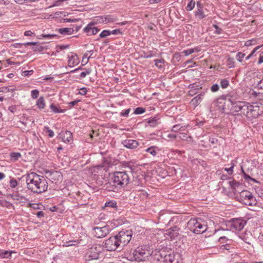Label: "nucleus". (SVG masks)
I'll use <instances>...</instances> for the list:
<instances>
[{
  "label": "nucleus",
  "instance_id": "obj_1",
  "mask_svg": "<svg viewBox=\"0 0 263 263\" xmlns=\"http://www.w3.org/2000/svg\"><path fill=\"white\" fill-rule=\"evenodd\" d=\"M127 170L115 172L110 178V182L106 184V189L108 191L118 192L120 189L126 186L130 182L129 174L133 172L132 166H125Z\"/></svg>",
  "mask_w": 263,
  "mask_h": 263
},
{
  "label": "nucleus",
  "instance_id": "obj_2",
  "mask_svg": "<svg viewBox=\"0 0 263 263\" xmlns=\"http://www.w3.org/2000/svg\"><path fill=\"white\" fill-rule=\"evenodd\" d=\"M27 188L32 192L41 194L46 192L48 187L45 177L34 172H31L26 176Z\"/></svg>",
  "mask_w": 263,
  "mask_h": 263
},
{
  "label": "nucleus",
  "instance_id": "obj_3",
  "mask_svg": "<svg viewBox=\"0 0 263 263\" xmlns=\"http://www.w3.org/2000/svg\"><path fill=\"white\" fill-rule=\"evenodd\" d=\"M152 254L153 248L148 245L139 246L133 253L135 259L137 261H145L148 257H152Z\"/></svg>",
  "mask_w": 263,
  "mask_h": 263
},
{
  "label": "nucleus",
  "instance_id": "obj_4",
  "mask_svg": "<svg viewBox=\"0 0 263 263\" xmlns=\"http://www.w3.org/2000/svg\"><path fill=\"white\" fill-rule=\"evenodd\" d=\"M229 101L231 105L230 108L231 114L234 116H245L247 110L248 109V102L232 101L231 99H229Z\"/></svg>",
  "mask_w": 263,
  "mask_h": 263
},
{
  "label": "nucleus",
  "instance_id": "obj_5",
  "mask_svg": "<svg viewBox=\"0 0 263 263\" xmlns=\"http://www.w3.org/2000/svg\"><path fill=\"white\" fill-rule=\"evenodd\" d=\"M247 107L248 109L247 110L245 117L248 119L256 118L262 113L260 106L257 103L251 104L248 103Z\"/></svg>",
  "mask_w": 263,
  "mask_h": 263
},
{
  "label": "nucleus",
  "instance_id": "obj_6",
  "mask_svg": "<svg viewBox=\"0 0 263 263\" xmlns=\"http://www.w3.org/2000/svg\"><path fill=\"white\" fill-rule=\"evenodd\" d=\"M120 245L124 247L129 243L132 236L130 230H122L116 235Z\"/></svg>",
  "mask_w": 263,
  "mask_h": 263
},
{
  "label": "nucleus",
  "instance_id": "obj_7",
  "mask_svg": "<svg viewBox=\"0 0 263 263\" xmlns=\"http://www.w3.org/2000/svg\"><path fill=\"white\" fill-rule=\"evenodd\" d=\"M101 248L97 246H92L90 248L85 255L86 260H91L99 259Z\"/></svg>",
  "mask_w": 263,
  "mask_h": 263
},
{
  "label": "nucleus",
  "instance_id": "obj_8",
  "mask_svg": "<svg viewBox=\"0 0 263 263\" xmlns=\"http://www.w3.org/2000/svg\"><path fill=\"white\" fill-rule=\"evenodd\" d=\"M118 241L116 235L110 237L105 240L104 247L107 251H115L120 246Z\"/></svg>",
  "mask_w": 263,
  "mask_h": 263
},
{
  "label": "nucleus",
  "instance_id": "obj_9",
  "mask_svg": "<svg viewBox=\"0 0 263 263\" xmlns=\"http://www.w3.org/2000/svg\"><path fill=\"white\" fill-rule=\"evenodd\" d=\"M93 234L97 238H103L106 236L110 231V228L108 226H105L102 227H96L93 228Z\"/></svg>",
  "mask_w": 263,
  "mask_h": 263
},
{
  "label": "nucleus",
  "instance_id": "obj_10",
  "mask_svg": "<svg viewBox=\"0 0 263 263\" xmlns=\"http://www.w3.org/2000/svg\"><path fill=\"white\" fill-rule=\"evenodd\" d=\"M166 249L162 248L160 250H153V254L152 257L154 261H156L158 263H161L163 262L164 259V256L165 255V251Z\"/></svg>",
  "mask_w": 263,
  "mask_h": 263
},
{
  "label": "nucleus",
  "instance_id": "obj_11",
  "mask_svg": "<svg viewBox=\"0 0 263 263\" xmlns=\"http://www.w3.org/2000/svg\"><path fill=\"white\" fill-rule=\"evenodd\" d=\"M96 23L95 22L89 23L86 27L84 28V32L86 33L87 35L96 34L100 30L97 27L93 26Z\"/></svg>",
  "mask_w": 263,
  "mask_h": 263
},
{
  "label": "nucleus",
  "instance_id": "obj_12",
  "mask_svg": "<svg viewBox=\"0 0 263 263\" xmlns=\"http://www.w3.org/2000/svg\"><path fill=\"white\" fill-rule=\"evenodd\" d=\"M62 175L58 171H53L50 172L48 175V179L54 183H58L62 180Z\"/></svg>",
  "mask_w": 263,
  "mask_h": 263
},
{
  "label": "nucleus",
  "instance_id": "obj_13",
  "mask_svg": "<svg viewBox=\"0 0 263 263\" xmlns=\"http://www.w3.org/2000/svg\"><path fill=\"white\" fill-rule=\"evenodd\" d=\"M233 232L235 231H240L246 224V221L241 218H234L232 219Z\"/></svg>",
  "mask_w": 263,
  "mask_h": 263
},
{
  "label": "nucleus",
  "instance_id": "obj_14",
  "mask_svg": "<svg viewBox=\"0 0 263 263\" xmlns=\"http://www.w3.org/2000/svg\"><path fill=\"white\" fill-rule=\"evenodd\" d=\"M180 229L177 226H174L166 231V235L171 239H175L179 235Z\"/></svg>",
  "mask_w": 263,
  "mask_h": 263
},
{
  "label": "nucleus",
  "instance_id": "obj_15",
  "mask_svg": "<svg viewBox=\"0 0 263 263\" xmlns=\"http://www.w3.org/2000/svg\"><path fill=\"white\" fill-rule=\"evenodd\" d=\"M122 144L124 147L129 149H134L139 146L138 141L133 139H126L123 140L122 142Z\"/></svg>",
  "mask_w": 263,
  "mask_h": 263
},
{
  "label": "nucleus",
  "instance_id": "obj_16",
  "mask_svg": "<svg viewBox=\"0 0 263 263\" xmlns=\"http://www.w3.org/2000/svg\"><path fill=\"white\" fill-rule=\"evenodd\" d=\"M165 255H164L163 262L161 263H173L175 259V255L172 251L166 249Z\"/></svg>",
  "mask_w": 263,
  "mask_h": 263
},
{
  "label": "nucleus",
  "instance_id": "obj_17",
  "mask_svg": "<svg viewBox=\"0 0 263 263\" xmlns=\"http://www.w3.org/2000/svg\"><path fill=\"white\" fill-rule=\"evenodd\" d=\"M68 66L70 67H73L74 66L78 65L79 63V59L77 54L71 53L70 54L68 55Z\"/></svg>",
  "mask_w": 263,
  "mask_h": 263
},
{
  "label": "nucleus",
  "instance_id": "obj_18",
  "mask_svg": "<svg viewBox=\"0 0 263 263\" xmlns=\"http://www.w3.org/2000/svg\"><path fill=\"white\" fill-rule=\"evenodd\" d=\"M59 137L64 142H69L72 140V133L68 130L61 132L59 134Z\"/></svg>",
  "mask_w": 263,
  "mask_h": 263
},
{
  "label": "nucleus",
  "instance_id": "obj_19",
  "mask_svg": "<svg viewBox=\"0 0 263 263\" xmlns=\"http://www.w3.org/2000/svg\"><path fill=\"white\" fill-rule=\"evenodd\" d=\"M207 229L206 225L199 222L196 224L195 229H193V232L195 234H200L204 232Z\"/></svg>",
  "mask_w": 263,
  "mask_h": 263
},
{
  "label": "nucleus",
  "instance_id": "obj_20",
  "mask_svg": "<svg viewBox=\"0 0 263 263\" xmlns=\"http://www.w3.org/2000/svg\"><path fill=\"white\" fill-rule=\"evenodd\" d=\"M204 96V92H202L194 97L191 101V103L195 107L197 106L202 101Z\"/></svg>",
  "mask_w": 263,
  "mask_h": 263
},
{
  "label": "nucleus",
  "instance_id": "obj_21",
  "mask_svg": "<svg viewBox=\"0 0 263 263\" xmlns=\"http://www.w3.org/2000/svg\"><path fill=\"white\" fill-rule=\"evenodd\" d=\"M240 199L241 202L243 203H244V201H246V200L249 199V198H251L253 196L252 194L248 191H242L240 192Z\"/></svg>",
  "mask_w": 263,
  "mask_h": 263
},
{
  "label": "nucleus",
  "instance_id": "obj_22",
  "mask_svg": "<svg viewBox=\"0 0 263 263\" xmlns=\"http://www.w3.org/2000/svg\"><path fill=\"white\" fill-rule=\"evenodd\" d=\"M232 220H229L223 223L221 226V229L223 230L231 231L233 232Z\"/></svg>",
  "mask_w": 263,
  "mask_h": 263
},
{
  "label": "nucleus",
  "instance_id": "obj_23",
  "mask_svg": "<svg viewBox=\"0 0 263 263\" xmlns=\"http://www.w3.org/2000/svg\"><path fill=\"white\" fill-rule=\"evenodd\" d=\"M229 184L232 187V189L234 190L235 192H239V191H237V189H238L240 186H242V184L238 182L235 180H233L231 181H229Z\"/></svg>",
  "mask_w": 263,
  "mask_h": 263
},
{
  "label": "nucleus",
  "instance_id": "obj_24",
  "mask_svg": "<svg viewBox=\"0 0 263 263\" xmlns=\"http://www.w3.org/2000/svg\"><path fill=\"white\" fill-rule=\"evenodd\" d=\"M58 31L63 35H70L73 33L74 30L72 28H63L59 29Z\"/></svg>",
  "mask_w": 263,
  "mask_h": 263
},
{
  "label": "nucleus",
  "instance_id": "obj_25",
  "mask_svg": "<svg viewBox=\"0 0 263 263\" xmlns=\"http://www.w3.org/2000/svg\"><path fill=\"white\" fill-rule=\"evenodd\" d=\"M12 251L0 250V258H9L12 253H14Z\"/></svg>",
  "mask_w": 263,
  "mask_h": 263
},
{
  "label": "nucleus",
  "instance_id": "obj_26",
  "mask_svg": "<svg viewBox=\"0 0 263 263\" xmlns=\"http://www.w3.org/2000/svg\"><path fill=\"white\" fill-rule=\"evenodd\" d=\"M195 16L200 19H203L205 17L206 15L204 14L203 8L197 9V10L195 12Z\"/></svg>",
  "mask_w": 263,
  "mask_h": 263
},
{
  "label": "nucleus",
  "instance_id": "obj_27",
  "mask_svg": "<svg viewBox=\"0 0 263 263\" xmlns=\"http://www.w3.org/2000/svg\"><path fill=\"white\" fill-rule=\"evenodd\" d=\"M199 221H198L195 219H191L187 222V227L190 228V229L193 231V229H195L196 227V224H198Z\"/></svg>",
  "mask_w": 263,
  "mask_h": 263
},
{
  "label": "nucleus",
  "instance_id": "obj_28",
  "mask_svg": "<svg viewBox=\"0 0 263 263\" xmlns=\"http://www.w3.org/2000/svg\"><path fill=\"white\" fill-rule=\"evenodd\" d=\"M244 204L249 206H253L256 205L257 202L255 197L253 196L251 198H249V199H248V200L244 201Z\"/></svg>",
  "mask_w": 263,
  "mask_h": 263
},
{
  "label": "nucleus",
  "instance_id": "obj_29",
  "mask_svg": "<svg viewBox=\"0 0 263 263\" xmlns=\"http://www.w3.org/2000/svg\"><path fill=\"white\" fill-rule=\"evenodd\" d=\"M159 148L157 146H151L145 149V152L149 153L152 156H155L157 154V151H159Z\"/></svg>",
  "mask_w": 263,
  "mask_h": 263
},
{
  "label": "nucleus",
  "instance_id": "obj_30",
  "mask_svg": "<svg viewBox=\"0 0 263 263\" xmlns=\"http://www.w3.org/2000/svg\"><path fill=\"white\" fill-rule=\"evenodd\" d=\"M251 95L256 99L263 102V93L260 92H257L256 91H253Z\"/></svg>",
  "mask_w": 263,
  "mask_h": 263
},
{
  "label": "nucleus",
  "instance_id": "obj_31",
  "mask_svg": "<svg viewBox=\"0 0 263 263\" xmlns=\"http://www.w3.org/2000/svg\"><path fill=\"white\" fill-rule=\"evenodd\" d=\"M10 156L12 161H16L21 158V154L18 152H12L10 154Z\"/></svg>",
  "mask_w": 263,
  "mask_h": 263
},
{
  "label": "nucleus",
  "instance_id": "obj_32",
  "mask_svg": "<svg viewBox=\"0 0 263 263\" xmlns=\"http://www.w3.org/2000/svg\"><path fill=\"white\" fill-rule=\"evenodd\" d=\"M36 105L40 109H43L45 106V100L43 97H41L36 102Z\"/></svg>",
  "mask_w": 263,
  "mask_h": 263
},
{
  "label": "nucleus",
  "instance_id": "obj_33",
  "mask_svg": "<svg viewBox=\"0 0 263 263\" xmlns=\"http://www.w3.org/2000/svg\"><path fill=\"white\" fill-rule=\"evenodd\" d=\"M185 126H180V125H175L173 126L172 128V131L174 132H183L185 130Z\"/></svg>",
  "mask_w": 263,
  "mask_h": 263
},
{
  "label": "nucleus",
  "instance_id": "obj_34",
  "mask_svg": "<svg viewBox=\"0 0 263 263\" xmlns=\"http://www.w3.org/2000/svg\"><path fill=\"white\" fill-rule=\"evenodd\" d=\"M178 137L183 140L189 141V139L191 140L192 137L190 136H188L186 133H184L182 132H180L178 134Z\"/></svg>",
  "mask_w": 263,
  "mask_h": 263
},
{
  "label": "nucleus",
  "instance_id": "obj_35",
  "mask_svg": "<svg viewBox=\"0 0 263 263\" xmlns=\"http://www.w3.org/2000/svg\"><path fill=\"white\" fill-rule=\"evenodd\" d=\"M155 64L156 67L159 69H161L164 66V60L163 59L155 60Z\"/></svg>",
  "mask_w": 263,
  "mask_h": 263
},
{
  "label": "nucleus",
  "instance_id": "obj_36",
  "mask_svg": "<svg viewBox=\"0 0 263 263\" xmlns=\"http://www.w3.org/2000/svg\"><path fill=\"white\" fill-rule=\"evenodd\" d=\"M50 108L52 110L53 112L54 113H61V112H64V110L61 109V108H59L57 107L55 105H54L53 104H51L50 106Z\"/></svg>",
  "mask_w": 263,
  "mask_h": 263
},
{
  "label": "nucleus",
  "instance_id": "obj_37",
  "mask_svg": "<svg viewBox=\"0 0 263 263\" xmlns=\"http://www.w3.org/2000/svg\"><path fill=\"white\" fill-rule=\"evenodd\" d=\"M105 207L116 208H117V202L115 200H110L108 202H106L105 203Z\"/></svg>",
  "mask_w": 263,
  "mask_h": 263
},
{
  "label": "nucleus",
  "instance_id": "obj_38",
  "mask_svg": "<svg viewBox=\"0 0 263 263\" xmlns=\"http://www.w3.org/2000/svg\"><path fill=\"white\" fill-rule=\"evenodd\" d=\"M227 64L229 68H233L235 66V61L233 58H229L227 61Z\"/></svg>",
  "mask_w": 263,
  "mask_h": 263
},
{
  "label": "nucleus",
  "instance_id": "obj_39",
  "mask_svg": "<svg viewBox=\"0 0 263 263\" xmlns=\"http://www.w3.org/2000/svg\"><path fill=\"white\" fill-rule=\"evenodd\" d=\"M78 242L77 240H69L68 241H66V242H64L63 246L64 247H67L75 246L76 244H78Z\"/></svg>",
  "mask_w": 263,
  "mask_h": 263
},
{
  "label": "nucleus",
  "instance_id": "obj_40",
  "mask_svg": "<svg viewBox=\"0 0 263 263\" xmlns=\"http://www.w3.org/2000/svg\"><path fill=\"white\" fill-rule=\"evenodd\" d=\"M159 119L157 117H154L148 120V123L152 126H155L159 123Z\"/></svg>",
  "mask_w": 263,
  "mask_h": 263
},
{
  "label": "nucleus",
  "instance_id": "obj_41",
  "mask_svg": "<svg viewBox=\"0 0 263 263\" xmlns=\"http://www.w3.org/2000/svg\"><path fill=\"white\" fill-rule=\"evenodd\" d=\"M195 6V2L194 0H191L187 4L186 9L187 11H191L194 9Z\"/></svg>",
  "mask_w": 263,
  "mask_h": 263
},
{
  "label": "nucleus",
  "instance_id": "obj_42",
  "mask_svg": "<svg viewBox=\"0 0 263 263\" xmlns=\"http://www.w3.org/2000/svg\"><path fill=\"white\" fill-rule=\"evenodd\" d=\"M44 131L46 133H48V136L50 138L53 137L54 135V132L52 130H51L48 126L44 127Z\"/></svg>",
  "mask_w": 263,
  "mask_h": 263
},
{
  "label": "nucleus",
  "instance_id": "obj_43",
  "mask_svg": "<svg viewBox=\"0 0 263 263\" xmlns=\"http://www.w3.org/2000/svg\"><path fill=\"white\" fill-rule=\"evenodd\" d=\"M110 35V31L108 30H104L102 31L99 35L101 38H105Z\"/></svg>",
  "mask_w": 263,
  "mask_h": 263
},
{
  "label": "nucleus",
  "instance_id": "obj_44",
  "mask_svg": "<svg viewBox=\"0 0 263 263\" xmlns=\"http://www.w3.org/2000/svg\"><path fill=\"white\" fill-rule=\"evenodd\" d=\"M105 19V16H99L96 17L93 22L97 23H105L104 20Z\"/></svg>",
  "mask_w": 263,
  "mask_h": 263
},
{
  "label": "nucleus",
  "instance_id": "obj_45",
  "mask_svg": "<svg viewBox=\"0 0 263 263\" xmlns=\"http://www.w3.org/2000/svg\"><path fill=\"white\" fill-rule=\"evenodd\" d=\"M145 111V108H144L143 107H137L135 109L134 114H136V115H140L142 113H144Z\"/></svg>",
  "mask_w": 263,
  "mask_h": 263
},
{
  "label": "nucleus",
  "instance_id": "obj_46",
  "mask_svg": "<svg viewBox=\"0 0 263 263\" xmlns=\"http://www.w3.org/2000/svg\"><path fill=\"white\" fill-rule=\"evenodd\" d=\"M220 85L222 88H226L229 85V82L228 80L223 79L220 81Z\"/></svg>",
  "mask_w": 263,
  "mask_h": 263
},
{
  "label": "nucleus",
  "instance_id": "obj_47",
  "mask_svg": "<svg viewBox=\"0 0 263 263\" xmlns=\"http://www.w3.org/2000/svg\"><path fill=\"white\" fill-rule=\"evenodd\" d=\"M105 19L104 20L105 23H112L115 21V19L112 17L110 15H105Z\"/></svg>",
  "mask_w": 263,
  "mask_h": 263
},
{
  "label": "nucleus",
  "instance_id": "obj_48",
  "mask_svg": "<svg viewBox=\"0 0 263 263\" xmlns=\"http://www.w3.org/2000/svg\"><path fill=\"white\" fill-rule=\"evenodd\" d=\"M103 165H97L96 166V167L98 168V169H100V168H103L104 170H105L106 168V167L105 166V164H108V166H111V164H110L109 162H108V160H105L104 163H103Z\"/></svg>",
  "mask_w": 263,
  "mask_h": 263
},
{
  "label": "nucleus",
  "instance_id": "obj_49",
  "mask_svg": "<svg viewBox=\"0 0 263 263\" xmlns=\"http://www.w3.org/2000/svg\"><path fill=\"white\" fill-rule=\"evenodd\" d=\"M17 185V182L14 178H11L10 180V186L11 188H15Z\"/></svg>",
  "mask_w": 263,
  "mask_h": 263
},
{
  "label": "nucleus",
  "instance_id": "obj_50",
  "mask_svg": "<svg viewBox=\"0 0 263 263\" xmlns=\"http://www.w3.org/2000/svg\"><path fill=\"white\" fill-rule=\"evenodd\" d=\"M31 97L33 99H36L39 95V91L37 89H34L31 91Z\"/></svg>",
  "mask_w": 263,
  "mask_h": 263
},
{
  "label": "nucleus",
  "instance_id": "obj_51",
  "mask_svg": "<svg viewBox=\"0 0 263 263\" xmlns=\"http://www.w3.org/2000/svg\"><path fill=\"white\" fill-rule=\"evenodd\" d=\"M245 53H242L240 52H239L237 55H236V58H237V60L240 62H242V59L245 57Z\"/></svg>",
  "mask_w": 263,
  "mask_h": 263
},
{
  "label": "nucleus",
  "instance_id": "obj_52",
  "mask_svg": "<svg viewBox=\"0 0 263 263\" xmlns=\"http://www.w3.org/2000/svg\"><path fill=\"white\" fill-rule=\"evenodd\" d=\"M36 42H27V43H24V44H16L15 47H16V48L20 47L22 45H24V46L31 45H36Z\"/></svg>",
  "mask_w": 263,
  "mask_h": 263
},
{
  "label": "nucleus",
  "instance_id": "obj_53",
  "mask_svg": "<svg viewBox=\"0 0 263 263\" xmlns=\"http://www.w3.org/2000/svg\"><path fill=\"white\" fill-rule=\"evenodd\" d=\"M194 52V49H187V50H184L182 51V53L185 55V56H187V55H189L193 53Z\"/></svg>",
  "mask_w": 263,
  "mask_h": 263
},
{
  "label": "nucleus",
  "instance_id": "obj_54",
  "mask_svg": "<svg viewBox=\"0 0 263 263\" xmlns=\"http://www.w3.org/2000/svg\"><path fill=\"white\" fill-rule=\"evenodd\" d=\"M199 89V88H194L192 89L190 88V90L189 91V95L191 96H193L194 95H196L198 92V90Z\"/></svg>",
  "mask_w": 263,
  "mask_h": 263
},
{
  "label": "nucleus",
  "instance_id": "obj_55",
  "mask_svg": "<svg viewBox=\"0 0 263 263\" xmlns=\"http://www.w3.org/2000/svg\"><path fill=\"white\" fill-rule=\"evenodd\" d=\"M213 27L215 29L214 33L216 34H220L222 32V29L219 28L217 25H213Z\"/></svg>",
  "mask_w": 263,
  "mask_h": 263
},
{
  "label": "nucleus",
  "instance_id": "obj_56",
  "mask_svg": "<svg viewBox=\"0 0 263 263\" xmlns=\"http://www.w3.org/2000/svg\"><path fill=\"white\" fill-rule=\"evenodd\" d=\"M231 164H232V165H231V166L230 167H229V168H224V170L226 171H227L229 175L232 174L233 172V167L234 166V163L232 162Z\"/></svg>",
  "mask_w": 263,
  "mask_h": 263
},
{
  "label": "nucleus",
  "instance_id": "obj_57",
  "mask_svg": "<svg viewBox=\"0 0 263 263\" xmlns=\"http://www.w3.org/2000/svg\"><path fill=\"white\" fill-rule=\"evenodd\" d=\"M130 108H128L126 109L124 111H122L120 113V116L125 117H127L128 116L129 112L130 111Z\"/></svg>",
  "mask_w": 263,
  "mask_h": 263
},
{
  "label": "nucleus",
  "instance_id": "obj_58",
  "mask_svg": "<svg viewBox=\"0 0 263 263\" xmlns=\"http://www.w3.org/2000/svg\"><path fill=\"white\" fill-rule=\"evenodd\" d=\"M122 32L120 29H115L112 31H110V34L114 35H122Z\"/></svg>",
  "mask_w": 263,
  "mask_h": 263
},
{
  "label": "nucleus",
  "instance_id": "obj_59",
  "mask_svg": "<svg viewBox=\"0 0 263 263\" xmlns=\"http://www.w3.org/2000/svg\"><path fill=\"white\" fill-rule=\"evenodd\" d=\"M255 41H256L255 39H252V40H248L246 42L245 46H250L251 45H252L255 44Z\"/></svg>",
  "mask_w": 263,
  "mask_h": 263
},
{
  "label": "nucleus",
  "instance_id": "obj_60",
  "mask_svg": "<svg viewBox=\"0 0 263 263\" xmlns=\"http://www.w3.org/2000/svg\"><path fill=\"white\" fill-rule=\"evenodd\" d=\"M43 49H44V48L40 45H37L36 47L32 48V49L34 51H38V52L42 51L43 50Z\"/></svg>",
  "mask_w": 263,
  "mask_h": 263
},
{
  "label": "nucleus",
  "instance_id": "obj_61",
  "mask_svg": "<svg viewBox=\"0 0 263 263\" xmlns=\"http://www.w3.org/2000/svg\"><path fill=\"white\" fill-rule=\"evenodd\" d=\"M219 88V85L217 84H215L212 86L211 89L212 92H216L218 90Z\"/></svg>",
  "mask_w": 263,
  "mask_h": 263
},
{
  "label": "nucleus",
  "instance_id": "obj_62",
  "mask_svg": "<svg viewBox=\"0 0 263 263\" xmlns=\"http://www.w3.org/2000/svg\"><path fill=\"white\" fill-rule=\"evenodd\" d=\"M256 88L263 90V79L259 81L256 85Z\"/></svg>",
  "mask_w": 263,
  "mask_h": 263
},
{
  "label": "nucleus",
  "instance_id": "obj_63",
  "mask_svg": "<svg viewBox=\"0 0 263 263\" xmlns=\"http://www.w3.org/2000/svg\"><path fill=\"white\" fill-rule=\"evenodd\" d=\"M87 92V88L86 87H82L80 89L79 93L81 95H85Z\"/></svg>",
  "mask_w": 263,
  "mask_h": 263
},
{
  "label": "nucleus",
  "instance_id": "obj_64",
  "mask_svg": "<svg viewBox=\"0 0 263 263\" xmlns=\"http://www.w3.org/2000/svg\"><path fill=\"white\" fill-rule=\"evenodd\" d=\"M154 55H155V54H153V51H150L148 52L147 53H145V54L144 55V58H149Z\"/></svg>",
  "mask_w": 263,
  "mask_h": 263
}]
</instances>
